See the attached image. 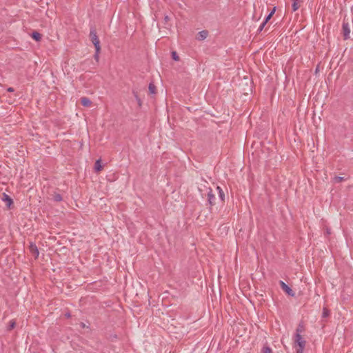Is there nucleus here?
Wrapping results in <instances>:
<instances>
[{"mask_svg":"<svg viewBox=\"0 0 353 353\" xmlns=\"http://www.w3.org/2000/svg\"><path fill=\"white\" fill-rule=\"evenodd\" d=\"M90 39H91L92 43L94 46L95 51H97V52H99L100 50H101L100 41H99V38L97 37L96 30L94 29H93V28H92L90 30Z\"/></svg>","mask_w":353,"mask_h":353,"instance_id":"f257e3e1","label":"nucleus"},{"mask_svg":"<svg viewBox=\"0 0 353 353\" xmlns=\"http://www.w3.org/2000/svg\"><path fill=\"white\" fill-rule=\"evenodd\" d=\"M301 330L299 328L296 329V332L295 334V342L299 346V349H301L303 351L304 347L305 346V341L301 335Z\"/></svg>","mask_w":353,"mask_h":353,"instance_id":"f03ea898","label":"nucleus"},{"mask_svg":"<svg viewBox=\"0 0 353 353\" xmlns=\"http://www.w3.org/2000/svg\"><path fill=\"white\" fill-rule=\"evenodd\" d=\"M280 285L282 288V290L289 296H294V293L293 292L292 290L290 288V287L287 285L285 283H284L282 281H280Z\"/></svg>","mask_w":353,"mask_h":353,"instance_id":"7ed1b4c3","label":"nucleus"},{"mask_svg":"<svg viewBox=\"0 0 353 353\" xmlns=\"http://www.w3.org/2000/svg\"><path fill=\"white\" fill-rule=\"evenodd\" d=\"M214 201H215V196L212 193V189L211 188H208V203L210 205H213L214 204Z\"/></svg>","mask_w":353,"mask_h":353,"instance_id":"20e7f679","label":"nucleus"},{"mask_svg":"<svg viewBox=\"0 0 353 353\" xmlns=\"http://www.w3.org/2000/svg\"><path fill=\"white\" fill-rule=\"evenodd\" d=\"M30 250L35 258L38 257L39 252L37 245L34 243H30Z\"/></svg>","mask_w":353,"mask_h":353,"instance_id":"39448f33","label":"nucleus"},{"mask_svg":"<svg viewBox=\"0 0 353 353\" xmlns=\"http://www.w3.org/2000/svg\"><path fill=\"white\" fill-rule=\"evenodd\" d=\"M343 31H344V38H345V39H347V38H349V35H350V29L348 28V25L343 23Z\"/></svg>","mask_w":353,"mask_h":353,"instance_id":"423d86ee","label":"nucleus"},{"mask_svg":"<svg viewBox=\"0 0 353 353\" xmlns=\"http://www.w3.org/2000/svg\"><path fill=\"white\" fill-rule=\"evenodd\" d=\"M3 201H6V204L8 206H10L11 204L12 203V199L8 195L6 194V193H3Z\"/></svg>","mask_w":353,"mask_h":353,"instance_id":"0eeeda50","label":"nucleus"},{"mask_svg":"<svg viewBox=\"0 0 353 353\" xmlns=\"http://www.w3.org/2000/svg\"><path fill=\"white\" fill-rule=\"evenodd\" d=\"M30 36L36 41H40L41 39V34L37 31H34Z\"/></svg>","mask_w":353,"mask_h":353,"instance_id":"6e6552de","label":"nucleus"},{"mask_svg":"<svg viewBox=\"0 0 353 353\" xmlns=\"http://www.w3.org/2000/svg\"><path fill=\"white\" fill-rule=\"evenodd\" d=\"M81 104L85 107H88L91 104V101L87 97L81 98Z\"/></svg>","mask_w":353,"mask_h":353,"instance_id":"1a4fd4ad","label":"nucleus"},{"mask_svg":"<svg viewBox=\"0 0 353 353\" xmlns=\"http://www.w3.org/2000/svg\"><path fill=\"white\" fill-rule=\"evenodd\" d=\"M216 190L218 191L219 197L221 199V201H224L225 194H224L223 190L221 189V188L219 187V186H217L216 187Z\"/></svg>","mask_w":353,"mask_h":353,"instance_id":"9d476101","label":"nucleus"},{"mask_svg":"<svg viewBox=\"0 0 353 353\" xmlns=\"http://www.w3.org/2000/svg\"><path fill=\"white\" fill-rule=\"evenodd\" d=\"M276 10V8L274 7L272 10L265 17V19L263 20L266 23L268 22V21L272 18V15L274 14Z\"/></svg>","mask_w":353,"mask_h":353,"instance_id":"9b49d317","label":"nucleus"},{"mask_svg":"<svg viewBox=\"0 0 353 353\" xmlns=\"http://www.w3.org/2000/svg\"><path fill=\"white\" fill-rule=\"evenodd\" d=\"M299 1V0H292V7L293 11H296L299 9V6L298 4Z\"/></svg>","mask_w":353,"mask_h":353,"instance_id":"f8f14e48","label":"nucleus"},{"mask_svg":"<svg viewBox=\"0 0 353 353\" xmlns=\"http://www.w3.org/2000/svg\"><path fill=\"white\" fill-rule=\"evenodd\" d=\"M199 39L203 40L207 37L208 32L205 31V30L201 31L199 32Z\"/></svg>","mask_w":353,"mask_h":353,"instance_id":"ddd939ff","label":"nucleus"},{"mask_svg":"<svg viewBox=\"0 0 353 353\" xmlns=\"http://www.w3.org/2000/svg\"><path fill=\"white\" fill-rule=\"evenodd\" d=\"M94 169L96 171H100L102 169V166L101 165V161L99 159L95 162Z\"/></svg>","mask_w":353,"mask_h":353,"instance_id":"4468645a","label":"nucleus"},{"mask_svg":"<svg viewBox=\"0 0 353 353\" xmlns=\"http://www.w3.org/2000/svg\"><path fill=\"white\" fill-rule=\"evenodd\" d=\"M62 199H63L62 196L60 194L56 193L53 195V200L54 201H57V202L61 201H62Z\"/></svg>","mask_w":353,"mask_h":353,"instance_id":"2eb2a0df","label":"nucleus"},{"mask_svg":"<svg viewBox=\"0 0 353 353\" xmlns=\"http://www.w3.org/2000/svg\"><path fill=\"white\" fill-rule=\"evenodd\" d=\"M329 315H330L329 310H327L326 307H323V312H322V316L323 318H326V317L329 316Z\"/></svg>","mask_w":353,"mask_h":353,"instance_id":"dca6fc26","label":"nucleus"},{"mask_svg":"<svg viewBox=\"0 0 353 353\" xmlns=\"http://www.w3.org/2000/svg\"><path fill=\"white\" fill-rule=\"evenodd\" d=\"M149 90L151 94H154L155 93V86L153 83H150L149 84Z\"/></svg>","mask_w":353,"mask_h":353,"instance_id":"f3484780","label":"nucleus"},{"mask_svg":"<svg viewBox=\"0 0 353 353\" xmlns=\"http://www.w3.org/2000/svg\"><path fill=\"white\" fill-rule=\"evenodd\" d=\"M266 22L265 21H263L261 25L259 26L258 30H257V32H260L263 30V29L264 28L265 26L266 25Z\"/></svg>","mask_w":353,"mask_h":353,"instance_id":"a211bd4d","label":"nucleus"},{"mask_svg":"<svg viewBox=\"0 0 353 353\" xmlns=\"http://www.w3.org/2000/svg\"><path fill=\"white\" fill-rule=\"evenodd\" d=\"M172 59H173L174 61H179V56H178V54H177L176 52H175V51H173V52H172Z\"/></svg>","mask_w":353,"mask_h":353,"instance_id":"6ab92c4d","label":"nucleus"},{"mask_svg":"<svg viewBox=\"0 0 353 353\" xmlns=\"http://www.w3.org/2000/svg\"><path fill=\"white\" fill-rule=\"evenodd\" d=\"M272 352V349L267 346V347H264L263 348V353H271Z\"/></svg>","mask_w":353,"mask_h":353,"instance_id":"aec40b11","label":"nucleus"},{"mask_svg":"<svg viewBox=\"0 0 353 353\" xmlns=\"http://www.w3.org/2000/svg\"><path fill=\"white\" fill-rule=\"evenodd\" d=\"M15 326V322L14 321H10V324H9V327H8V330H10L12 329H13Z\"/></svg>","mask_w":353,"mask_h":353,"instance_id":"412c9836","label":"nucleus"},{"mask_svg":"<svg viewBox=\"0 0 353 353\" xmlns=\"http://www.w3.org/2000/svg\"><path fill=\"white\" fill-rule=\"evenodd\" d=\"M343 180V177H342V176H336L334 178L335 182H340V181H342Z\"/></svg>","mask_w":353,"mask_h":353,"instance_id":"4be33fe9","label":"nucleus"},{"mask_svg":"<svg viewBox=\"0 0 353 353\" xmlns=\"http://www.w3.org/2000/svg\"><path fill=\"white\" fill-rule=\"evenodd\" d=\"M170 20V17L168 15L164 17V23L167 24L168 21Z\"/></svg>","mask_w":353,"mask_h":353,"instance_id":"5701e85b","label":"nucleus"},{"mask_svg":"<svg viewBox=\"0 0 353 353\" xmlns=\"http://www.w3.org/2000/svg\"><path fill=\"white\" fill-rule=\"evenodd\" d=\"M14 88L12 87H10L7 89V91L9 92H14Z\"/></svg>","mask_w":353,"mask_h":353,"instance_id":"b1692460","label":"nucleus"},{"mask_svg":"<svg viewBox=\"0 0 353 353\" xmlns=\"http://www.w3.org/2000/svg\"><path fill=\"white\" fill-rule=\"evenodd\" d=\"M99 52H97V51L95 52L94 58L98 60L99 59Z\"/></svg>","mask_w":353,"mask_h":353,"instance_id":"393cba45","label":"nucleus"},{"mask_svg":"<svg viewBox=\"0 0 353 353\" xmlns=\"http://www.w3.org/2000/svg\"><path fill=\"white\" fill-rule=\"evenodd\" d=\"M303 351L301 349H297L296 353H303Z\"/></svg>","mask_w":353,"mask_h":353,"instance_id":"a878e982","label":"nucleus"},{"mask_svg":"<svg viewBox=\"0 0 353 353\" xmlns=\"http://www.w3.org/2000/svg\"><path fill=\"white\" fill-rule=\"evenodd\" d=\"M330 233H331L330 230L329 228H327V230H326V234H327V235H329V234H330Z\"/></svg>","mask_w":353,"mask_h":353,"instance_id":"bb28decb","label":"nucleus"},{"mask_svg":"<svg viewBox=\"0 0 353 353\" xmlns=\"http://www.w3.org/2000/svg\"><path fill=\"white\" fill-rule=\"evenodd\" d=\"M65 316H66L67 317H70V313H68V314H65Z\"/></svg>","mask_w":353,"mask_h":353,"instance_id":"cd10ccee","label":"nucleus"},{"mask_svg":"<svg viewBox=\"0 0 353 353\" xmlns=\"http://www.w3.org/2000/svg\"><path fill=\"white\" fill-rule=\"evenodd\" d=\"M85 326V324L83 323H81V327H84Z\"/></svg>","mask_w":353,"mask_h":353,"instance_id":"c85d7f7f","label":"nucleus"}]
</instances>
